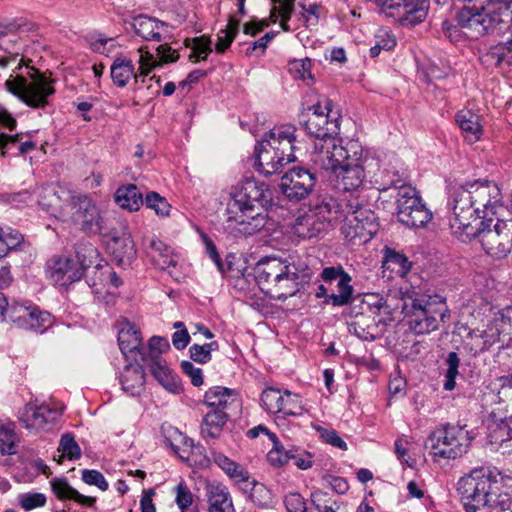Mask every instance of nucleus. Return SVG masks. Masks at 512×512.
Segmentation results:
<instances>
[{"instance_id":"nucleus-58","label":"nucleus","mask_w":512,"mask_h":512,"mask_svg":"<svg viewBox=\"0 0 512 512\" xmlns=\"http://www.w3.org/2000/svg\"><path fill=\"white\" fill-rule=\"evenodd\" d=\"M240 20L234 17H230L227 25V29L221 30L217 36V42L215 50L218 53H224L233 42L239 29Z\"/></svg>"},{"instance_id":"nucleus-60","label":"nucleus","mask_w":512,"mask_h":512,"mask_svg":"<svg viewBox=\"0 0 512 512\" xmlns=\"http://www.w3.org/2000/svg\"><path fill=\"white\" fill-rule=\"evenodd\" d=\"M306 412L302 397L297 393L284 390V401L281 412L287 416H301Z\"/></svg>"},{"instance_id":"nucleus-35","label":"nucleus","mask_w":512,"mask_h":512,"mask_svg":"<svg viewBox=\"0 0 512 512\" xmlns=\"http://www.w3.org/2000/svg\"><path fill=\"white\" fill-rule=\"evenodd\" d=\"M50 485L53 493L59 500H73L78 504L93 507L96 503V498L92 496H85L74 489L64 477H55L50 480Z\"/></svg>"},{"instance_id":"nucleus-56","label":"nucleus","mask_w":512,"mask_h":512,"mask_svg":"<svg viewBox=\"0 0 512 512\" xmlns=\"http://www.w3.org/2000/svg\"><path fill=\"white\" fill-rule=\"evenodd\" d=\"M311 66L310 59H294L288 62L287 69L292 78L302 80L309 86L314 83Z\"/></svg>"},{"instance_id":"nucleus-20","label":"nucleus","mask_w":512,"mask_h":512,"mask_svg":"<svg viewBox=\"0 0 512 512\" xmlns=\"http://www.w3.org/2000/svg\"><path fill=\"white\" fill-rule=\"evenodd\" d=\"M10 317L19 328L41 333L52 324V315L36 306L12 307Z\"/></svg>"},{"instance_id":"nucleus-9","label":"nucleus","mask_w":512,"mask_h":512,"mask_svg":"<svg viewBox=\"0 0 512 512\" xmlns=\"http://www.w3.org/2000/svg\"><path fill=\"white\" fill-rule=\"evenodd\" d=\"M375 213L364 207L357 198L350 199L343 218L341 232L348 241L359 239L366 242L377 233Z\"/></svg>"},{"instance_id":"nucleus-18","label":"nucleus","mask_w":512,"mask_h":512,"mask_svg":"<svg viewBox=\"0 0 512 512\" xmlns=\"http://www.w3.org/2000/svg\"><path fill=\"white\" fill-rule=\"evenodd\" d=\"M350 199L343 195L340 198L332 196L317 197L310 201L309 211L324 224L327 229L333 221H343Z\"/></svg>"},{"instance_id":"nucleus-6","label":"nucleus","mask_w":512,"mask_h":512,"mask_svg":"<svg viewBox=\"0 0 512 512\" xmlns=\"http://www.w3.org/2000/svg\"><path fill=\"white\" fill-rule=\"evenodd\" d=\"M5 88L33 109L46 108L50 104V98L56 92L54 80L47 78L34 68L29 72L28 77L11 76L6 80Z\"/></svg>"},{"instance_id":"nucleus-17","label":"nucleus","mask_w":512,"mask_h":512,"mask_svg":"<svg viewBox=\"0 0 512 512\" xmlns=\"http://www.w3.org/2000/svg\"><path fill=\"white\" fill-rule=\"evenodd\" d=\"M60 413L46 403L30 401L19 409L17 418L26 429L43 430L46 425L55 422Z\"/></svg>"},{"instance_id":"nucleus-24","label":"nucleus","mask_w":512,"mask_h":512,"mask_svg":"<svg viewBox=\"0 0 512 512\" xmlns=\"http://www.w3.org/2000/svg\"><path fill=\"white\" fill-rule=\"evenodd\" d=\"M507 333H512L511 307L500 310L489 322L487 327L481 330L486 350H489L496 343L501 342V336L506 337Z\"/></svg>"},{"instance_id":"nucleus-37","label":"nucleus","mask_w":512,"mask_h":512,"mask_svg":"<svg viewBox=\"0 0 512 512\" xmlns=\"http://www.w3.org/2000/svg\"><path fill=\"white\" fill-rule=\"evenodd\" d=\"M208 512H236L232 496L223 484L210 485L206 492Z\"/></svg>"},{"instance_id":"nucleus-29","label":"nucleus","mask_w":512,"mask_h":512,"mask_svg":"<svg viewBox=\"0 0 512 512\" xmlns=\"http://www.w3.org/2000/svg\"><path fill=\"white\" fill-rule=\"evenodd\" d=\"M131 27L135 34L143 40L161 42L163 40L162 32L168 25L157 18L140 14L132 18Z\"/></svg>"},{"instance_id":"nucleus-12","label":"nucleus","mask_w":512,"mask_h":512,"mask_svg":"<svg viewBox=\"0 0 512 512\" xmlns=\"http://www.w3.org/2000/svg\"><path fill=\"white\" fill-rule=\"evenodd\" d=\"M463 185L478 208L481 220L492 219L497 215L498 208L502 206V196L494 181L478 179L467 181Z\"/></svg>"},{"instance_id":"nucleus-23","label":"nucleus","mask_w":512,"mask_h":512,"mask_svg":"<svg viewBox=\"0 0 512 512\" xmlns=\"http://www.w3.org/2000/svg\"><path fill=\"white\" fill-rule=\"evenodd\" d=\"M357 157L353 160L352 153L345 159L338 168V185L345 191H354L362 186L365 179L364 167L362 164V147L358 143Z\"/></svg>"},{"instance_id":"nucleus-61","label":"nucleus","mask_w":512,"mask_h":512,"mask_svg":"<svg viewBox=\"0 0 512 512\" xmlns=\"http://www.w3.org/2000/svg\"><path fill=\"white\" fill-rule=\"evenodd\" d=\"M405 220L401 223L410 228H423L425 227L433 218L432 212L427 208L426 204L423 203L414 209V212L405 216Z\"/></svg>"},{"instance_id":"nucleus-46","label":"nucleus","mask_w":512,"mask_h":512,"mask_svg":"<svg viewBox=\"0 0 512 512\" xmlns=\"http://www.w3.org/2000/svg\"><path fill=\"white\" fill-rule=\"evenodd\" d=\"M348 330L363 341H374L378 335V325L375 319L364 313L349 323Z\"/></svg>"},{"instance_id":"nucleus-16","label":"nucleus","mask_w":512,"mask_h":512,"mask_svg":"<svg viewBox=\"0 0 512 512\" xmlns=\"http://www.w3.org/2000/svg\"><path fill=\"white\" fill-rule=\"evenodd\" d=\"M332 102L325 101L324 106L317 104L313 106V112L304 122L306 132L313 136L316 141H321L328 138H334L333 135L337 133L338 119H332Z\"/></svg>"},{"instance_id":"nucleus-32","label":"nucleus","mask_w":512,"mask_h":512,"mask_svg":"<svg viewBox=\"0 0 512 512\" xmlns=\"http://www.w3.org/2000/svg\"><path fill=\"white\" fill-rule=\"evenodd\" d=\"M291 231L294 235L302 239L318 237L326 231L323 222L309 210L298 215L291 223Z\"/></svg>"},{"instance_id":"nucleus-25","label":"nucleus","mask_w":512,"mask_h":512,"mask_svg":"<svg viewBox=\"0 0 512 512\" xmlns=\"http://www.w3.org/2000/svg\"><path fill=\"white\" fill-rule=\"evenodd\" d=\"M286 265L277 258L260 260L253 268V275L259 289L267 295L268 288L275 285L276 280L285 273Z\"/></svg>"},{"instance_id":"nucleus-53","label":"nucleus","mask_w":512,"mask_h":512,"mask_svg":"<svg viewBox=\"0 0 512 512\" xmlns=\"http://www.w3.org/2000/svg\"><path fill=\"white\" fill-rule=\"evenodd\" d=\"M262 408L272 414L281 412L282 404L284 401V390L275 387H267L261 394Z\"/></svg>"},{"instance_id":"nucleus-1","label":"nucleus","mask_w":512,"mask_h":512,"mask_svg":"<svg viewBox=\"0 0 512 512\" xmlns=\"http://www.w3.org/2000/svg\"><path fill=\"white\" fill-rule=\"evenodd\" d=\"M273 205L269 186L254 177L231 188L225 208L224 230L234 238L248 237L267 224L268 209Z\"/></svg>"},{"instance_id":"nucleus-11","label":"nucleus","mask_w":512,"mask_h":512,"mask_svg":"<svg viewBox=\"0 0 512 512\" xmlns=\"http://www.w3.org/2000/svg\"><path fill=\"white\" fill-rule=\"evenodd\" d=\"M358 142L350 141L346 146L336 143L335 138H328L314 142V149L311 153V161L324 170H330L337 173L340 165L348 159L350 153L352 157H357ZM356 158H353L355 160Z\"/></svg>"},{"instance_id":"nucleus-36","label":"nucleus","mask_w":512,"mask_h":512,"mask_svg":"<svg viewBox=\"0 0 512 512\" xmlns=\"http://www.w3.org/2000/svg\"><path fill=\"white\" fill-rule=\"evenodd\" d=\"M236 400L235 390L222 386H213L205 392L203 403L209 410L227 412Z\"/></svg>"},{"instance_id":"nucleus-4","label":"nucleus","mask_w":512,"mask_h":512,"mask_svg":"<svg viewBox=\"0 0 512 512\" xmlns=\"http://www.w3.org/2000/svg\"><path fill=\"white\" fill-rule=\"evenodd\" d=\"M466 427L451 423L437 426L425 442V448L433 460H456L465 455L475 439L474 432Z\"/></svg>"},{"instance_id":"nucleus-22","label":"nucleus","mask_w":512,"mask_h":512,"mask_svg":"<svg viewBox=\"0 0 512 512\" xmlns=\"http://www.w3.org/2000/svg\"><path fill=\"white\" fill-rule=\"evenodd\" d=\"M296 128L292 125L274 127L265 134L271 143L272 149L278 152L279 156L290 159V163L297 160L296 151L299 150Z\"/></svg>"},{"instance_id":"nucleus-59","label":"nucleus","mask_w":512,"mask_h":512,"mask_svg":"<svg viewBox=\"0 0 512 512\" xmlns=\"http://www.w3.org/2000/svg\"><path fill=\"white\" fill-rule=\"evenodd\" d=\"M299 7L301 8V17L303 19L304 25L309 27H315L319 24L321 16L325 12V8L317 2L312 3H299Z\"/></svg>"},{"instance_id":"nucleus-54","label":"nucleus","mask_w":512,"mask_h":512,"mask_svg":"<svg viewBox=\"0 0 512 512\" xmlns=\"http://www.w3.org/2000/svg\"><path fill=\"white\" fill-rule=\"evenodd\" d=\"M185 45L191 48L189 60L192 62L206 60L208 55L212 52L211 40L205 35L193 39H186Z\"/></svg>"},{"instance_id":"nucleus-14","label":"nucleus","mask_w":512,"mask_h":512,"mask_svg":"<svg viewBox=\"0 0 512 512\" xmlns=\"http://www.w3.org/2000/svg\"><path fill=\"white\" fill-rule=\"evenodd\" d=\"M378 11L404 25H417L423 22L427 12L422 0H365Z\"/></svg>"},{"instance_id":"nucleus-19","label":"nucleus","mask_w":512,"mask_h":512,"mask_svg":"<svg viewBox=\"0 0 512 512\" xmlns=\"http://www.w3.org/2000/svg\"><path fill=\"white\" fill-rule=\"evenodd\" d=\"M269 138L265 135L255 146V169L262 175L268 177L282 172L284 166L290 163L289 158L279 156L278 152L272 149Z\"/></svg>"},{"instance_id":"nucleus-42","label":"nucleus","mask_w":512,"mask_h":512,"mask_svg":"<svg viewBox=\"0 0 512 512\" xmlns=\"http://www.w3.org/2000/svg\"><path fill=\"white\" fill-rule=\"evenodd\" d=\"M455 120L468 142L475 143L481 138L482 126L478 114L471 110H460L455 115Z\"/></svg>"},{"instance_id":"nucleus-27","label":"nucleus","mask_w":512,"mask_h":512,"mask_svg":"<svg viewBox=\"0 0 512 512\" xmlns=\"http://www.w3.org/2000/svg\"><path fill=\"white\" fill-rule=\"evenodd\" d=\"M118 344L123 356L139 361L142 350V338L140 331L131 322L124 320L119 323Z\"/></svg>"},{"instance_id":"nucleus-3","label":"nucleus","mask_w":512,"mask_h":512,"mask_svg":"<svg viewBox=\"0 0 512 512\" xmlns=\"http://www.w3.org/2000/svg\"><path fill=\"white\" fill-rule=\"evenodd\" d=\"M403 310L408 328L415 335L430 334L450 318L446 299L437 294L408 297Z\"/></svg>"},{"instance_id":"nucleus-40","label":"nucleus","mask_w":512,"mask_h":512,"mask_svg":"<svg viewBox=\"0 0 512 512\" xmlns=\"http://www.w3.org/2000/svg\"><path fill=\"white\" fill-rule=\"evenodd\" d=\"M164 443L182 460H188L190 453L202 455L205 451L202 445H195L192 439L187 438L178 430L173 431V439L166 436Z\"/></svg>"},{"instance_id":"nucleus-50","label":"nucleus","mask_w":512,"mask_h":512,"mask_svg":"<svg viewBox=\"0 0 512 512\" xmlns=\"http://www.w3.org/2000/svg\"><path fill=\"white\" fill-rule=\"evenodd\" d=\"M274 6L270 12V19L276 23L280 19V26L284 31H290L289 21L294 11L295 0H273Z\"/></svg>"},{"instance_id":"nucleus-47","label":"nucleus","mask_w":512,"mask_h":512,"mask_svg":"<svg viewBox=\"0 0 512 512\" xmlns=\"http://www.w3.org/2000/svg\"><path fill=\"white\" fill-rule=\"evenodd\" d=\"M493 20V32H503L512 27V0H493L491 10Z\"/></svg>"},{"instance_id":"nucleus-33","label":"nucleus","mask_w":512,"mask_h":512,"mask_svg":"<svg viewBox=\"0 0 512 512\" xmlns=\"http://www.w3.org/2000/svg\"><path fill=\"white\" fill-rule=\"evenodd\" d=\"M146 253L153 264L161 270L175 267L177 264L172 248L155 237L148 239Z\"/></svg>"},{"instance_id":"nucleus-2","label":"nucleus","mask_w":512,"mask_h":512,"mask_svg":"<svg viewBox=\"0 0 512 512\" xmlns=\"http://www.w3.org/2000/svg\"><path fill=\"white\" fill-rule=\"evenodd\" d=\"M497 481L485 468L472 470L461 477L457 483V492L465 512H496L500 510V497L509 493H496Z\"/></svg>"},{"instance_id":"nucleus-34","label":"nucleus","mask_w":512,"mask_h":512,"mask_svg":"<svg viewBox=\"0 0 512 512\" xmlns=\"http://www.w3.org/2000/svg\"><path fill=\"white\" fill-rule=\"evenodd\" d=\"M285 273H283L275 282L268 288L267 296L272 299L285 301L287 298L294 296L298 291V275L296 272L290 271V265H286Z\"/></svg>"},{"instance_id":"nucleus-38","label":"nucleus","mask_w":512,"mask_h":512,"mask_svg":"<svg viewBox=\"0 0 512 512\" xmlns=\"http://www.w3.org/2000/svg\"><path fill=\"white\" fill-rule=\"evenodd\" d=\"M110 77L116 87L124 88L131 79L137 82L139 75L135 72V66L131 59L117 56L110 66Z\"/></svg>"},{"instance_id":"nucleus-45","label":"nucleus","mask_w":512,"mask_h":512,"mask_svg":"<svg viewBox=\"0 0 512 512\" xmlns=\"http://www.w3.org/2000/svg\"><path fill=\"white\" fill-rule=\"evenodd\" d=\"M115 201L123 209L138 211L144 204L142 193L135 184H125L115 192Z\"/></svg>"},{"instance_id":"nucleus-26","label":"nucleus","mask_w":512,"mask_h":512,"mask_svg":"<svg viewBox=\"0 0 512 512\" xmlns=\"http://www.w3.org/2000/svg\"><path fill=\"white\" fill-rule=\"evenodd\" d=\"M211 459L235 485L248 491L251 475L246 467L215 450L211 451Z\"/></svg>"},{"instance_id":"nucleus-7","label":"nucleus","mask_w":512,"mask_h":512,"mask_svg":"<svg viewBox=\"0 0 512 512\" xmlns=\"http://www.w3.org/2000/svg\"><path fill=\"white\" fill-rule=\"evenodd\" d=\"M98 257L97 250L86 247L84 251H76V259L65 256H57L46 264L47 277L57 286L67 288L74 282L81 280L85 270L93 263V258Z\"/></svg>"},{"instance_id":"nucleus-13","label":"nucleus","mask_w":512,"mask_h":512,"mask_svg":"<svg viewBox=\"0 0 512 512\" xmlns=\"http://www.w3.org/2000/svg\"><path fill=\"white\" fill-rule=\"evenodd\" d=\"M69 206L73 223L89 234L102 233L105 229L104 219L95 201L86 194L70 197Z\"/></svg>"},{"instance_id":"nucleus-62","label":"nucleus","mask_w":512,"mask_h":512,"mask_svg":"<svg viewBox=\"0 0 512 512\" xmlns=\"http://www.w3.org/2000/svg\"><path fill=\"white\" fill-rule=\"evenodd\" d=\"M219 344L216 341L205 343L203 345L193 344L189 348L190 358L198 363H208L212 358V351H216Z\"/></svg>"},{"instance_id":"nucleus-57","label":"nucleus","mask_w":512,"mask_h":512,"mask_svg":"<svg viewBox=\"0 0 512 512\" xmlns=\"http://www.w3.org/2000/svg\"><path fill=\"white\" fill-rule=\"evenodd\" d=\"M446 371L444 373L443 389L452 391L456 387V377L459 375L460 358L456 352H449L446 359Z\"/></svg>"},{"instance_id":"nucleus-44","label":"nucleus","mask_w":512,"mask_h":512,"mask_svg":"<svg viewBox=\"0 0 512 512\" xmlns=\"http://www.w3.org/2000/svg\"><path fill=\"white\" fill-rule=\"evenodd\" d=\"M228 419L229 415L226 411L209 410L203 417L201 423L200 433L202 437L204 439L218 438L221 435L223 427L227 423Z\"/></svg>"},{"instance_id":"nucleus-41","label":"nucleus","mask_w":512,"mask_h":512,"mask_svg":"<svg viewBox=\"0 0 512 512\" xmlns=\"http://www.w3.org/2000/svg\"><path fill=\"white\" fill-rule=\"evenodd\" d=\"M488 441L493 449L502 454L512 452V428L506 421H501L490 426Z\"/></svg>"},{"instance_id":"nucleus-55","label":"nucleus","mask_w":512,"mask_h":512,"mask_svg":"<svg viewBox=\"0 0 512 512\" xmlns=\"http://www.w3.org/2000/svg\"><path fill=\"white\" fill-rule=\"evenodd\" d=\"M269 439L273 442V448L267 454L269 464L277 468L287 465L290 462V447L285 448L276 434H269Z\"/></svg>"},{"instance_id":"nucleus-15","label":"nucleus","mask_w":512,"mask_h":512,"mask_svg":"<svg viewBox=\"0 0 512 512\" xmlns=\"http://www.w3.org/2000/svg\"><path fill=\"white\" fill-rule=\"evenodd\" d=\"M316 181V174L311 170L294 167L284 174L280 187L286 198L298 202L312 192Z\"/></svg>"},{"instance_id":"nucleus-49","label":"nucleus","mask_w":512,"mask_h":512,"mask_svg":"<svg viewBox=\"0 0 512 512\" xmlns=\"http://www.w3.org/2000/svg\"><path fill=\"white\" fill-rule=\"evenodd\" d=\"M169 342L166 338L153 336L150 338L147 346H142L139 361L142 364L154 362L156 358H163L162 353L169 349Z\"/></svg>"},{"instance_id":"nucleus-5","label":"nucleus","mask_w":512,"mask_h":512,"mask_svg":"<svg viewBox=\"0 0 512 512\" xmlns=\"http://www.w3.org/2000/svg\"><path fill=\"white\" fill-rule=\"evenodd\" d=\"M494 218L481 220L470 233L467 239H461L463 243L477 241L484 253L495 259L506 258L512 250V224Z\"/></svg>"},{"instance_id":"nucleus-21","label":"nucleus","mask_w":512,"mask_h":512,"mask_svg":"<svg viewBox=\"0 0 512 512\" xmlns=\"http://www.w3.org/2000/svg\"><path fill=\"white\" fill-rule=\"evenodd\" d=\"M320 279L325 283H332L337 280L338 293H331L329 299L335 304H350L353 300L354 287L352 286V277L339 266L325 267L321 274Z\"/></svg>"},{"instance_id":"nucleus-63","label":"nucleus","mask_w":512,"mask_h":512,"mask_svg":"<svg viewBox=\"0 0 512 512\" xmlns=\"http://www.w3.org/2000/svg\"><path fill=\"white\" fill-rule=\"evenodd\" d=\"M138 53L140 55L138 61L139 76H148L155 68L160 66V62H158L157 58L150 52L148 46H140Z\"/></svg>"},{"instance_id":"nucleus-30","label":"nucleus","mask_w":512,"mask_h":512,"mask_svg":"<svg viewBox=\"0 0 512 512\" xmlns=\"http://www.w3.org/2000/svg\"><path fill=\"white\" fill-rule=\"evenodd\" d=\"M139 362L128 363L120 374L122 390L131 396L140 395L145 387V372Z\"/></svg>"},{"instance_id":"nucleus-43","label":"nucleus","mask_w":512,"mask_h":512,"mask_svg":"<svg viewBox=\"0 0 512 512\" xmlns=\"http://www.w3.org/2000/svg\"><path fill=\"white\" fill-rule=\"evenodd\" d=\"M482 63L488 68L500 67L503 63L512 64V37L506 42H500L491 46L481 56Z\"/></svg>"},{"instance_id":"nucleus-51","label":"nucleus","mask_w":512,"mask_h":512,"mask_svg":"<svg viewBox=\"0 0 512 512\" xmlns=\"http://www.w3.org/2000/svg\"><path fill=\"white\" fill-rule=\"evenodd\" d=\"M248 490L251 501L260 508H269L274 504L272 491L264 484L250 478Z\"/></svg>"},{"instance_id":"nucleus-28","label":"nucleus","mask_w":512,"mask_h":512,"mask_svg":"<svg viewBox=\"0 0 512 512\" xmlns=\"http://www.w3.org/2000/svg\"><path fill=\"white\" fill-rule=\"evenodd\" d=\"M157 382L167 391L180 394L183 391L180 378L168 366L164 358H156L154 362L144 364Z\"/></svg>"},{"instance_id":"nucleus-52","label":"nucleus","mask_w":512,"mask_h":512,"mask_svg":"<svg viewBox=\"0 0 512 512\" xmlns=\"http://www.w3.org/2000/svg\"><path fill=\"white\" fill-rule=\"evenodd\" d=\"M384 263L401 277L405 276L412 267V262L406 255L391 248L385 249Z\"/></svg>"},{"instance_id":"nucleus-39","label":"nucleus","mask_w":512,"mask_h":512,"mask_svg":"<svg viewBox=\"0 0 512 512\" xmlns=\"http://www.w3.org/2000/svg\"><path fill=\"white\" fill-rule=\"evenodd\" d=\"M108 249L120 266L131 264L136 257L135 245L130 236L113 237L108 243Z\"/></svg>"},{"instance_id":"nucleus-48","label":"nucleus","mask_w":512,"mask_h":512,"mask_svg":"<svg viewBox=\"0 0 512 512\" xmlns=\"http://www.w3.org/2000/svg\"><path fill=\"white\" fill-rule=\"evenodd\" d=\"M15 423L8 419H0V453L14 455L17 453L19 437L15 432Z\"/></svg>"},{"instance_id":"nucleus-10","label":"nucleus","mask_w":512,"mask_h":512,"mask_svg":"<svg viewBox=\"0 0 512 512\" xmlns=\"http://www.w3.org/2000/svg\"><path fill=\"white\" fill-rule=\"evenodd\" d=\"M492 9L493 0H463V5L457 11L455 20L461 28L484 36L493 33Z\"/></svg>"},{"instance_id":"nucleus-8","label":"nucleus","mask_w":512,"mask_h":512,"mask_svg":"<svg viewBox=\"0 0 512 512\" xmlns=\"http://www.w3.org/2000/svg\"><path fill=\"white\" fill-rule=\"evenodd\" d=\"M448 206L451 210L449 225L452 234L459 241L467 239V234L481 221V215L463 184L452 188Z\"/></svg>"},{"instance_id":"nucleus-64","label":"nucleus","mask_w":512,"mask_h":512,"mask_svg":"<svg viewBox=\"0 0 512 512\" xmlns=\"http://www.w3.org/2000/svg\"><path fill=\"white\" fill-rule=\"evenodd\" d=\"M46 502V495L40 492H26L18 495V504L25 511L43 507Z\"/></svg>"},{"instance_id":"nucleus-31","label":"nucleus","mask_w":512,"mask_h":512,"mask_svg":"<svg viewBox=\"0 0 512 512\" xmlns=\"http://www.w3.org/2000/svg\"><path fill=\"white\" fill-rule=\"evenodd\" d=\"M398 188L396 196L397 216L400 222L405 220V216H409L414 212V209L424 202L419 196L418 192L411 185H406L404 182L401 184L394 183Z\"/></svg>"}]
</instances>
